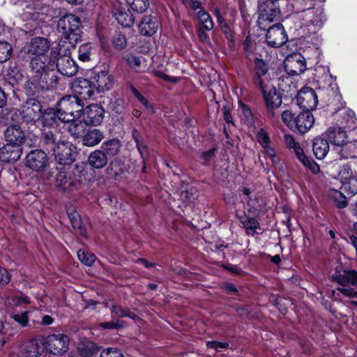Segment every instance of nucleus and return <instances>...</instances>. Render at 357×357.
I'll list each match as a JSON object with an SVG mask.
<instances>
[{
	"instance_id": "obj_1",
	"label": "nucleus",
	"mask_w": 357,
	"mask_h": 357,
	"mask_svg": "<svg viewBox=\"0 0 357 357\" xmlns=\"http://www.w3.org/2000/svg\"><path fill=\"white\" fill-rule=\"evenodd\" d=\"M30 59L29 68L31 75L29 76L27 86L31 91L50 90L54 88L58 77L53 71L49 70L46 64L47 57L32 56Z\"/></svg>"
},
{
	"instance_id": "obj_2",
	"label": "nucleus",
	"mask_w": 357,
	"mask_h": 357,
	"mask_svg": "<svg viewBox=\"0 0 357 357\" xmlns=\"http://www.w3.org/2000/svg\"><path fill=\"white\" fill-rule=\"evenodd\" d=\"M23 122L38 128L51 127L55 122L56 111L52 108L42 109L40 102L35 98L28 99L20 109Z\"/></svg>"
},
{
	"instance_id": "obj_3",
	"label": "nucleus",
	"mask_w": 357,
	"mask_h": 357,
	"mask_svg": "<svg viewBox=\"0 0 357 357\" xmlns=\"http://www.w3.org/2000/svg\"><path fill=\"white\" fill-rule=\"evenodd\" d=\"M333 280L341 287L337 289L344 296L351 298H357V271L352 269H344L342 273L333 275ZM351 303L357 306V301Z\"/></svg>"
},
{
	"instance_id": "obj_4",
	"label": "nucleus",
	"mask_w": 357,
	"mask_h": 357,
	"mask_svg": "<svg viewBox=\"0 0 357 357\" xmlns=\"http://www.w3.org/2000/svg\"><path fill=\"white\" fill-rule=\"evenodd\" d=\"M258 24L261 29H266L268 23L277 21L280 17L279 6L277 2L272 0H258Z\"/></svg>"
},
{
	"instance_id": "obj_5",
	"label": "nucleus",
	"mask_w": 357,
	"mask_h": 357,
	"mask_svg": "<svg viewBox=\"0 0 357 357\" xmlns=\"http://www.w3.org/2000/svg\"><path fill=\"white\" fill-rule=\"evenodd\" d=\"M25 166L36 172H45L50 165V158L47 154L41 149H34L29 151L25 158Z\"/></svg>"
},
{
	"instance_id": "obj_6",
	"label": "nucleus",
	"mask_w": 357,
	"mask_h": 357,
	"mask_svg": "<svg viewBox=\"0 0 357 357\" xmlns=\"http://www.w3.org/2000/svg\"><path fill=\"white\" fill-rule=\"evenodd\" d=\"M69 338L63 334L48 335L45 342V349L54 355H61L68 349Z\"/></svg>"
},
{
	"instance_id": "obj_7",
	"label": "nucleus",
	"mask_w": 357,
	"mask_h": 357,
	"mask_svg": "<svg viewBox=\"0 0 357 357\" xmlns=\"http://www.w3.org/2000/svg\"><path fill=\"white\" fill-rule=\"evenodd\" d=\"M296 102L298 105L304 111L310 112L316 108L318 103V98L314 89L305 86L298 92Z\"/></svg>"
},
{
	"instance_id": "obj_8",
	"label": "nucleus",
	"mask_w": 357,
	"mask_h": 357,
	"mask_svg": "<svg viewBox=\"0 0 357 357\" xmlns=\"http://www.w3.org/2000/svg\"><path fill=\"white\" fill-rule=\"evenodd\" d=\"M53 151L55 160L61 165H70L74 160V152L72 149V144L66 141L58 142Z\"/></svg>"
},
{
	"instance_id": "obj_9",
	"label": "nucleus",
	"mask_w": 357,
	"mask_h": 357,
	"mask_svg": "<svg viewBox=\"0 0 357 357\" xmlns=\"http://www.w3.org/2000/svg\"><path fill=\"white\" fill-rule=\"evenodd\" d=\"M81 26L80 19L75 15L68 14L59 19L57 24L59 31L61 32L66 38L70 34H75Z\"/></svg>"
},
{
	"instance_id": "obj_10",
	"label": "nucleus",
	"mask_w": 357,
	"mask_h": 357,
	"mask_svg": "<svg viewBox=\"0 0 357 357\" xmlns=\"http://www.w3.org/2000/svg\"><path fill=\"white\" fill-rule=\"evenodd\" d=\"M267 44L273 47H279L287 40V35L283 26L278 23L267 29L266 35Z\"/></svg>"
},
{
	"instance_id": "obj_11",
	"label": "nucleus",
	"mask_w": 357,
	"mask_h": 357,
	"mask_svg": "<svg viewBox=\"0 0 357 357\" xmlns=\"http://www.w3.org/2000/svg\"><path fill=\"white\" fill-rule=\"evenodd\" d=\"M50 49V42L43 37H35L32 38L27 45L26 54L29 58L47 57L46 54Z\"/></svg>"
},
{
	"instance_id": "obj_12",
	"label": "nucleus",
	"mask_w": 357,
	"mask_h": 357,
	"mask_svg": "<svg viewBox=\"0 0 357 357\" xmlns=\"http://www.w3.org/2000/svg\"><path fill=\"white\" fill-rule=\"evenodd\" d=\"M95 85L89 79L78 78L73 84V89L75 93L74 97L83 101L89 99L94 93Z\"/></svg>"
},
{
	"instance_id": "obj_13",
	"label": "nucleus",
	"mask_w": 357,
	"mask_h": 357,
	"mask_svg": "<svg viewBox=\"0 0 357 357\" xmlns=\"http://www.w3.org/2000/svg\"><path fill=\"white\" fill-rule=\"evenodd\" d=\"M56 68L63 75L73 77L78 71V66L69 55H60L56 59Z\"/></svg>"
},
{
	"instance_id": "obj_14",
	"label": "nucleus",
	"mask_w": 357,
	"mask_h": 357,
	"mask_svg": "<svg viewBox=\"0 0 357 357\" xmlns=\"http://www.w3.org/2000/svg\"><path fill=\"white\" fill-rule=\"evenodd\" d=\"M105 110L98 104L87 106L83 113V120L88 125L98 126L104 117Z\"/></svg>"
},
{
	"instance_id": "obj_15",
	"label": "nucleus",
	"mask_w": 357,
	"mask_h": 357,
	"mask_svg": "<svg viewBox=\"0 0 357 357\" xmlns=\"http://www.w3.org/2000/svg\"><path fill=\"white\" fill-rule=\"evenodd\" d=\"M56 116L55 122L51 127L42 128V126L38 127L42 132V141L43 144L47 149H50L51 150L56 146L58 142L62 141L60 139L59 133L56 131Z\"/></svg>"
},
{
	"instance_id": "obj_16",
	"label": "nucleus",
	"mask_w": 357,
	"mask_h": 357,
	"mask_svg": "<svg viewBox=\"0 0 357 357\" xmlns=\"http://www.w3.org/2000/svg\"><path fill=\"white\" fill-rule=\"evenodd\" d=\"M314 123V118L312 113L308 111L301 112L294 119V130L301 134L307 132Z\"/></svg>"
},
{
	"instance_id": "obj_17",
	"label": "nucleus",
	"mask_w": 357,
	"mask_h": 357,
	"mask_svg": "<svg viewBox=\"0 0 357 357\" xmlns=\"http://www.w3.org/2000/svg\"><path fill=\"white\" fill-rule=\"evenodd\" d=\"M22 153L21 146L7 143L0 149V160L11 162L18 160Z\"/></svg>"
},
{
	"instance_id": "obj_18",
	"label": "nucleus",
	"mask_w": 357,
	"mask_h": 357,
	"mask_svg": "<svg viewBox=\"0 0 357 357\" xmlns=\"http://www.w3.org/2000/svg\"><path fill=\"white\" fill-rule=\"evenodd\" d=\"M284 67L289 74L298 75L305 70L306 65L301 55L295 54L287 58Z\"/></svg>"
},
{
	"instance_id": "obj_19",
	"label": "nucleus",
	"mask_w": 357,
	"mask_h": 357,
	"mask_svg": "<svg viewBox=\"0 0 357 357\" xmlns=\"http://www.w3.org/2000/svg\"><path fill=\"white\" fill-rule=\"evenodd\" d=\"M264 99L268 113L273 116L275 109L278 108L282 104V98L275 88L269 89V91L263 93Z\"/></svg>"
},
{
	"instance_id": "obj_20",
	"label": "nucleus",
	"mask_w": 357,
	"mask_h": 357,
	"mask_svg": "<svg viewBox=\"0 0 357 357\" xmlns=\"http://www.w3.org/2000/svg\"><path fill=\"white\" fill-rule=\"evenodd\" d=\"M114 17L122 26L130 27L134 24L135 18L130 10L123 6L115 8Z\"/></svg>"
},
{
	"instance_id": "obj_21",
	"label": "nucleus",
	"mask_w": 357,
	"mask_h": 357,
	"mask_svg": "<svg viewBox=\"0 0 357 357\" xmlns=\"http://www.w3.org/2000/svg\"><path fill=\"white\" fill-rule=\"evenodd\" d=\"M159 23L155 17L146 15L139 24V30L142 35L151 36L156 32Z\"/></svg>"
},
{
	"instance_id": "obj_22",
	"label": "nucleus",
	"mask_w": 357,
	"mask_h": 357,
	"mask_svg": "<svg viewBox=\"0 0 357 357\" xmlns=\"http://www.w3.org/2000/svg\"><path fill=\"white\" fill-rule=\"evenodd\" d=\"M5 139L8 143L20 146L24 139V132L18 126H11L7 128L4 132Z\"/></svg>"
},
{
	"instance_id": "obj_23",
	"label": "nucleus",
	"mask_w": 357,
	"mask_h": 357,
	"mask_svg": "<svg viewBox=\"0 0 357 357\" xmlns=\"http://www.w3.org/2000/svg\"><path fill=\"white\" fill-rule=\"evenodd\" d=\"M322 136H324L328 142L337 146H340L347 139L346 132L341 128H330Z\"/></svg>"
},
{
	"instance_id": "obj_24",
	"label": "nucleus",
	"mask_w": 357,
	"mask_h": 357,
	"mask_svg": "<svg viewBox=\"0 0 357 357\" xmlns=\"http://www.w3.org/2000/svg\"><path fill=\"white\" fill-rule=\"evenodd\" d=\"M312 151L318 160L325 158L329 151V144L324 136L317 137L314 139Z\"/></svg>"
},
{
	"instance_id": "obj_25",
	"label": "nucleus",
	"mask_w": 357,
	"mask_h": 357,
	"mask_svg": "<svg viewBox=\"0 0 357 357\" xmlns=\"http://www.w3.org/2000/svg\"><path fill=\"white\" fill-rule=\"evenodd\" d=\"M75 183L70 177H68L66 172L60 170L56 176V186L59 190L62 192H70L73 190Z\"/></svg>"
},
{
	"instance_id": "obj_26",
	"label": "nucleus",
	"mask_w": 357,
	"mask_h": 357,
	"mask_svg": "<svg viewBox=\"0 0 357 357\" xmlns=\"http://www.w3.org/2000/svg\"><path fill=\"white\" fill-rule=\"evenodd\" d=\"M104 138L102 132L97 128L89 129L82 137V143L86 146H94Z\"/></svg>"
},
{
	"instance_id": "obj_27",
	"label": "nucleus",
	"mask_w": 357,
	"mask_h": 357,
	"mask_svg": "<svg viewBox=\"0 0 357 357\" xmlns=\"http://www.w3.org/2000/svg\"><path fill=\"white\" fill-rule=\"evenodd\" d=\"M66 104H68L66 100H60L58 103V109L56 112V124L59 121L66 123H72L76 118L68 111L69 109L67 108L68 105Z\"/></svg>"
},
{
	"instance_id": "obj_28",
	"label": "nucleus",
	"mask_w": 357,
	"mask_h": 357,
	"mask_svg": "<svg viewBox=\"0 0 357 357\" xmlns=\"http://www.w3.org/2000/svg\"><path fill=\"white\" fill-rule=\"evenodd\" d=\"M89 165L96 169L103 168L107 164V156L102 150H96L90 153L89 158Z\"/></svg>"
},
{
	"instance_id": "obj_29",
	"label": "nucleus",
	"mask_w": 357,
	"mask_h": 357,
	"mask_svg": "<svg viewBox=\"0 0 357 357\" xmlns=\"http://www.w3.org/2000/svg\"><path fill=\"white\" fill-rule=\"evenodd\" d=\"M96 89L99 92H103L109 90L114 84L113 78L107 73L102 71L99 73L96 77Z\"/></svg>"
},
{
	"instance_id": "obj_30",
	"label": "nucleus",
	"mask_w": 357,
	"mask_h": 357,
	"mask_svg": "<svg viewBox=\"0 0 357 357\" xmlns=\"http://www.w3.org/2000/svg\"><path fill=\"white\" fill-rule=\"evenodd\" d=\"M44 343L39 339L33 338L26 344L25 351L27 357H39L44 350Z\"/></svg>"
},
{
	"instance_id": "obj_31",
	"label": "nucleus",
	"mask_w": 357,
	"mask_h": 357,
	"mask_svg": "<svg viewBox=\"0 0 357 357\" xmlns=\"http://www.w3.org/2000/svg\"><path fill=\"white\" fill-rule=\"evenodd\" d=\"M121 146V142L117 139H112L104 142L101 146L102 151L108 157L117 155Z\"/></svg>"
},
{
	"instance_id": "obj_32",
	"label": "nucleus",
	"mask_w": 357,
	"mask_h": 357,
	"mask_svg": "<svg viewBox=\"0 0 357 357\" xmlns=\"http://www.w3.org/2000/svg\"><path fill=\"white\" fill-rule=\"evenodd\" d=\"M60 100H66V102H68L67 108H68V111H70L73 116L75 117L80 116V112L84 105L83 101L74 96L63 97Z\"/></svg>"
},
{
	"instance_id": "obj_33",
	"label": "nucleus",
	"mask_w": 357,
	"mask_h": 357,
	"mask_svg": "<svg viewBox=\"0 0 357 357\" xmlns=\"http://www.w3.org/2000/svg\"><path fill=\"white\" fill-rule=\"evenodd\" d=\"M241 223L246 231V234L250 236H254L256 234H260L261 227L259 222L255 218L245 217L241 220Z\"/></svg>"
},
{
	"instance_id": "obj_34",
	"label": "nucleus",
	"mask_w": 357,
	"mask_h": 357,
	"mask_svg": "<svg viewBox=\"0 0 357 357\" xmlns=\"http://www.w3.org/2000/svg\"><path fill=\"white\" fill-rule=\"evenodd\" d=\"M87 124L85 121L81 120H75L68 127L69 132L75 137H83L85 133Z\"/></svg>"
},
{
	"instance_id": "obj_35",
	"label": "nucleus",
	"mask_w": 357,
	"mask_h": 357,
	"mask_svg": "<svg viewBox=\"0 0 357 357\" xmlns=\"http://www.w3.org/2000/svg\"><path fill=\"white\" fill-rule=\"evenodd\" d=\"M111 314L112 317L123 318L129 317L133 320L137 318L135 312L129 308H123L120 305H113L111 308Z\"/></svg>"
},
{
	"instance_id": "obj_36",
	"label": "nucleus",
	"mask_w": 357,
	"mask_h": 357,
	"mask_svg": "<svg viewBox=\"0 0 357 357\" xmlns=\"http://www.w3.org/2000/svg\"><path fill=\"white\" fill-rule=\"evenodd\" d=\"M197 17L202 29L206 31H210L213 28V20L209 14L203 10H200L197 13Z\"/></svg>"
},
{
	"instance_id": "obj_37",
	"label": "nucleus",
	"mask_w": 357,
	"mask_h": 357,
	"mask_svg": "<svg viewBox=\"0 0 357 357\" xmlns=\"http://www.w3.org/2000/svg\"><path fill=\"white\" fill-rule=\"evenodd\" d=\"M220 31L224 34L225 37L228 41V46L230 48H234L235 45L234 32L232 26L229 24L226 21L222 24L218 25Z\"/></svg>"
},
{
	"instance_id": "obj_38",
	"label": "nucleus",
	"mask_w": 357,
	"mask_h": 357,
	"mask_svg": "<svg viewBox=\"0 0 357 357\" xmlns=\"http://www.w3.org/2000/svg\"><path fill=\"white\" fill-rule=\"evenodd\" d=\"M284 142L287 148L293 149L297 158L300 156V153H304L303 149L301 147L298 142H296L294 137L291 135L285 134L284 135Z\"/></svg>"
},
{
	"instance_id": "obj_39",
	"label": "nucleus",
	"mask_w": 357,
	"mask_h": 357,
	"mask_svg": "<svg viewBox=\"0 0 357 357\" xmlns=\"http://www.w3.org/2000/svg\"><path fill=\"white\" fill-rule=\"evenodd\" d=\"M331 197L334 202L335 205L339 208H345L347 204V197L340 191L333 190L331 192Z\"/></svg>"
},
{
	"instance_id": "obj_40",
	"label": "nucleus",
	"mask_w": 357,
	"mask_h": 357,
	"mask_svg": "<svg viewBox=\"0 0 357 357\" xmlns=\"http://www.w3.org/2000/svg\"><path fill=\"white\" fill-rule=\"evenodd\" d=\"M22 79L23 75L17 68L10 69L6 75V80L12 86L19 84Z\"/></svg>"
},
{
	"instance_id": "obj_41",
	"label": "nucleus",
	"mask_w": 357,
	"mask_h": 357,
	"mask_svg": "<svg viewBox=\"0 0 357 357\" xmlns=\"http://www.w3.org/2000/svg\"><path fill=\"white\" fill-rule=\"evenodd\" d=\"M269 75H255L253 82L255 86L261 90L262 93L268 89Z\"/></svg>"
},
{
	"instance_id": "obj_42",
	"label": "nucleus",
	"mask_w": 357,
	"mask_h": 357,
	"mask_svg": "<svg viewBox=\"0 0 357 357\" xmlns=\"http://www.w3.org/2000/svg\"><path fill=\"white\" fill-rule=\"evenodd\" d=\"M126 2L132 10L138 13L145 12L149 6V0H126Z\"/></svg>"
},
{
	"instance_id": "obj_43",
	"label": "nucleus",
	"mask_w": 357,
	"mask_h": 357,
	"mask_svg": "<svg viewBox=\"0 0 357 357\" xmlns=\"http://www.w3.org/2000/svg\"><path fill=\"white\" fill-rule=\"evenodd\" d=\"M77 254L79 261L88 266H92L96 260L95 255L84 250H78Z\"/></svg>"
},
{
	"instance_id": "obj_44",
	"label": "nucleus",
	"mask_w": 357,
	"mask_h": 357,
	"mask_svg": "<svg viewBox=\"0 0 357 357\" xmlns=\"http://www.w3.org/2000/svg\"><path fill=\"white\" fill-rule=\"evenodd\" d=\"M92 45L90 43L81 45L78 50V59L82 61H89L91 59Z\"/></svg>"
},
{
	"instance_id": "obj_45",
	"label": "nucleus",
	"mask_w": 357,
	"mask_h": 357,
	"mask_svg": "<svg viewBox=\"0 0 357 357\" xmlns=\"http://www.w3.org/2000/svg\"><path fill=\"white\" fill-rule=\"evenodd\" d=\"M298 159L306 167H307L312 173L317 174L320 171L319 166L311 158L306 156L305 153H299Z\"/></svg>"
},
{
	"instance_id": "obj_46",
	"label": "nucleus",
	"mask_w": 357,
	"mask_h": 357,
	"mask_svg": "<svg viewBox=\"0 0 357 357\" xmlns=\"http://www.w3.org/2000/svg\"><path fill=\"white\" fill-rule=\"evenodd\" d=\"M36 317H39L41 318V321L38 320L33 319V323L35 328H38L40 325L43 326H50L52 324L54 321L53 317L47 314H42L39 310H36Z\"/></svg>"
},
{
	"instance_id": "obj_47",
	"label": "nucleus",
	"mask_w": 357,
	"mask_h": 357,
	"mask_svg": "<svg viewBox=\"0 0 357 357\" xmlns=\"http://www.w3.org/2000/svg\"><path fill=\"white\" fill-rule=\"evenodd\" d=\"M353 171L351 169V165L349 164L344 165L341 167L339 171V178L341 182L344 185L347 183L351 178L354 176Z\"/></svg>"
},
{
	"instance_id": "obj_48",
	"label": "nucleus",
	"mask_w": 357,
	"mask_h": 357,
	"mask_svg": "<svg viewBox=\"0 0 357 357\" xmlns=\"http://www.w3.org/2000/svg\"><path fill=\"white\" fill-rule=\"evenodd\" d=\"M112 43L114 48L117 51L123 50L127 46L126 37L121 33L116 34L113 37Z\"/></svg>"
},
{
	"instance_id": "obj_49",
	"label": "nucleus",
	"mask_w": 357,
	"mask_h": 357,
	"mask_svg": "<svg viewBox=\"0 0 357 357\" xmlns=\"http://www.w3.org/2000/svg\"><path fill=\"white\" fill-rule=\"evenodd\" d=\"M13 48L7 42H0V63L6 61L10 57Z\"/></svg>"
},
{
	"instance_id": "obj_50",
	"label": "nucleus",
	"mask_w": 357,
	"mask_h": 357,
	"mask_svg": "<svg viewBox=\"0 0 357 357\" xmlns=\"http://www.w3.org/2000/svg\"><path fill=\"white\" fill-rule=\"evenodd\" d=\"M68 218L73 228L77 229L82 236H85L86 229L82 225V220L79 213H74V215H70Z\"/></svg>"
},
{
	"instance_id": "obj_51",
	"label": "nucleus",
	"mask_w": 357,
	"mask_h": 357,
	"mask_svg": "<svg viewBox=\"0 0 357 357\" xmlns=\"http://www.w3.org/2000/svg\"><path fill=\"white\" fill-rule=\"evenodd\" d=\"M31 312V310H25L23 312H13L11 315V317L15 320V321L17 322L22 326L25 327L28 326L29 324V317L28 314Z\"/></svg>"
},
{
	"instance_id": "obj_52",
	"label": "nucleus",
	"mask_w": 357,
	"mask_h": 357,
	"mask_svg": "<svg viewBox=\"0 0 357 357\" xmlns=\"http://www.w3.org/2000/svg\"><path fill=\"white\" fill-rule=\"evenodd\" d=\"M351 149H352L349 146V142H344L338 149L337 153L340 155L341 159L354 158Z\"/></svg>"
},
{
	"instance_id": "obj_53",
	"label": "nucleus",
	"mask_w": 357,
	"mask_h": 357,
	"mask_svg": "<svg viewBox=\"0 0 357 357\" xmlns=\"http://www.w3.org/2000/svg\"><path fill=\"white\" fill-rule=\"evenodd\" d=\"M97 351V347L93 342H87L79 348V353L84 357H90Z\"/></svg>"
},
{
	"instance_id": "obj_54",
	"label": "nucleus",
	"mask_w": 357,
	"mask_h": 357,
	"mask_svg": "<svg viewBox=\"0 0 357 357\" xmlns=\"http://www.w3.org/2000/svg\"><path fill=\"white\" fill-rule=\"evenodd\" d=\"M263 149L262 153L271 159L273 165H278L280 162V158L276 155L274 149L269 145L264 146Z\"/></svg>"
},
{
	"instance_id": "obj_55",
	"label": "nucleus",
	"mask_w": 357,
	"mask_h": 357,
	"mask_svg": "<svg viewBox=\"0 0 357 357\" xmlns=\"http://www.w3.org/2000/svg\"><path fill=\"white\" fill-rule=\"evenodd\" d=\"M256 137L257 142L262 147L269 145V144L271 143V139L268 136V134L264 128H260L258 130Z\"/></svg>"
},
{
	"instance_id": "obj_56",
	"label": "nucleus",
	"mask_w": 357,
	"mask_h": 357,
	"mask_svg": "<svg viewBox=\"0 0 357 357\" xmlns=\"http://www.w3.org/2000/svg\"><path fill=\"white\" fill-rule=\"evenodd\" d=\"M132 136L142 158L144 159L145 156L146 155V145L139 139V133L137 130L133 132Z\"/></svg>"
},
{
	"instance_id": "obj_57",
	"label": "nucleus",
	"mask_w": 357,
	"mask_h": 357,
	"mask_svg": "<svg viewBox=\"0 0 357 357\" xmlns=\"http://www.w3.org/2000/svg\"><path fill=\"white\" fill-rule=\"evenodd\" d=\"M125 59L131 68L134 69L135 71L139 70L142 63L139 57L133 54H128L126 56Z\"/></svg>"
},
{
	"instance_id": "obj_58",
	"label": "nucleus",
	"mask_w": 357,
	"mask_h": 357,
	"mask_svg": "<svg viewBox=\"0 0 357 357\" xmlns=\"http://www.w3.org/2000/svg\"><path fill=\"white\" fill-rule=\"evenodd\" d=\"M281 117L284 123L290 129L294 130V119H296L294 114L290 110H285L282 113Z\"/></svg>"
},
{
	"instance_id": "obj_59",
	"label": "nucleus",
	"mask_w": 357,
	"mask_h": 357,
	"mask_svg": "<svg viewBox=\"0 0 357 357\" xmlns=\"http://www.w3.org/2000/svg\"><path fill=\"white\" fill-rule=\"evenodd\" d=\"M255 75H268V68L266 63L259 59H256L255 60Z\"/></svg>"
},
{
	"instance_id": "obj_60",
	"label": "nucleus",
	"mask_w": 357,
	"mask_h": 357,
	"mask_svg": "<svg viewBox=\"0 0 357 357\" xmlns=\"http://www.w3.org/2000/svg\"><path fill=\"white\" fill-rule=\"evenodd\" d=\"M344 188L349 191L351 194L355 195L357 193V174H354L351 179H349L344 185Z\"/></svg>"
},
{
	"instance_id": "obj_61",
	"label": "nucleus",
	"mask_w": 357,
	"mask_h": 357,
	"mask_svg": "<svg viewBox=\"0 0 357 357\" xmlns=\"http://www.w3.org/2000/svg\"><path fill=\"white\" fill-rule=\"evenodd\" d=\"M100 326L105 329H120L125 326V322L119 320L116 321H112L100 323Z\"/></svg>"
},
{
	"instance_id": "obj_62",
	"label": "nucleus",
	"mask_w": 357,
	"mask_h": 357,
	"mask_svg": "<svg viewBox=\"0 0 357 357\" xmlns=\"http://www.w3.org/2000/svg\"><path fill=\"white\" fill-rule=\"evenodd\" d=\"M100 357H124L121 351L116 348H107L102 351Z\"/></svg>"
},
{
	"instance_id": "obj_63",
	"label": "nucleus",
	"mask_w": 357,
	"mask_h": 357,
	"mask_svg": "<svg viewBox=\"0 0 357 357\" xmlns=\"http://www.w3.org/2000/svg\"><path fill=\"white\" fill-rule=\"evenodd\" d=\"M130 91L138 99V100L146 108L149 109L152 107L151 105H149L146 98L144 97L134 86H130Z\"/></svg>"
},
{
	"instance_id": "obj_64",
	"label": "nucleus",
	"mask_w": 357,
	"mask_h": 357,
	"mask_svg": "<svg viewBox=\"0 0 357 357\" xmlns=\"http://www.w3.org/2000/svg\"><path fill=\"white\" fill-rule=\"evenodd\" d=\"M206 344L208 348L216 350L219 349H227L229 347L228 343L218 341H208L206 342Z\"/></svg>"
}]
</instances>
